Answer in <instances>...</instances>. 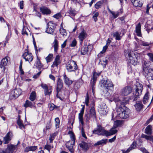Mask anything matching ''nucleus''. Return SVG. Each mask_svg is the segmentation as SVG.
Listing matches in <instances>:
<instances>
[{
    "label": "nucleus",
    "instance_id": "6e6d98bb",
    "mask_svg": "<svg viewBox=\"0 0 153 153\" xmlns=\"http://www.w3.org/2000/svg\"><path fill=\"white\" fill-rule=\"evenodd\" d=\"M53 148V146H51L50 145H48L47 144L44 147V149H46L47 150H48L49 152H50L51 149Z\"/></svg>",
    "mask_w": 153,
    "mask_h": 153
},
{
    "label": "nucleus",
    "instance_id": "bb28decb",
    "mask_svg": "<svg viewBox=\"0 0 153 153\" xmlns=\"http://www.w3.org/2000/svg\"><path fill=\"white\" fill-rule=\"evenodd\" d=\"M107 142V139H102L100 140L97 141L94 144L95 146L99 145H103L105 144Z\"/></svg>",
    "mask_w": 153,
    "mask_h": 153
},
{
    "label": "nucleus",
    "instance_id": "473e14b6",
    "mask_svg": "<svg viewBox=\"0 0 153 153\" xmlns=\"http://www.w3.org/2000/svg\"><path fill=\"white\" fill-rule=\"evenodd\" d=\"M120 33H119L117 31L114 32L113 33V36L115 37V39L116 40H120L122 38V36H120Z\"/></svg>",
    "mask_w": 153,
    "mask_h": 153
},
{
    "label": "nucleus",
    "instance_id": "69168bd1",
    "mask_svg": "<svg viewBox=\"0 0 153 153\" xmlns=\"http://www.w3.org/2000/svg\"><path fill=\"white\" fill-rule=\"evenodd\" d=\"M118 125L119 124L118 123V122L117 121H116L115 122H114V125L113 127L115 128L118 126Z\"/></svg>",
    "mask_w": 153,
    "mask_h": 153
},
{
    "label": "nucleus",
    "instance_id": "39448f33",
    "mask_svg": "<svg viewBox=\"0 0 153 153\" xmlns=\"http://www.w3.org/2000/svg\"><path fill=\"white\" fill-rule=\"evenodd\" d=\"M128 60L133 65H135L138 64V59L134 54L133 51H129L128 53Z\"/></svg>",
    "mask_w": 153,
    "mask_h": 153
},
{
    "label": "nucleus",
    "instance_id": "680f3d73",
    "mask_svg": "<svg viewBox=\"0 0 153 153\" xmlns=\"http://www.w3.org/2000/svg\"><path fill=\"white\" fill-rule=\"evenodd\" d=\"M140 150L143 152V153H149L148 151L144 148H140Z\"/></svg>",
    "mask_w": 153,
    "mask_h": 153
},
{
    "label": "nucleus",
    "instance_id": "603ef678",
    "mask_svg": "<svg viewBox=\"0 0 153 153\" xmlns=\"http://www.w3.org/2000/svg\"><path fill=\"white\" fill-rule=\"evenodd\" d=\"M48 107L50 110L52 111L55 108H57V107L53 103H50L49 104Z\"/></svg>",
    "mask_w": 153,
    "mask_h": 153
},
{
    "label": "nucleus",
    "instance_id": "338daca9",
    "mask_svg": "<svg viewBox=\"0 0 153 153\" xmlns=\"http://www.w3.org/2000/svg\"><path fill=\"white\" fill-rule=\"evenodd\" d=\"M50 126L49 124H47L45 128H44L43 129V132L44 133H45V131H46L48 129H49L50 128Z\"/></svg>",
    "mask_w": 153,
    "mask_h": 153
},
{
    "label": "nucleus",
    "instance_id": "a878e982",
    "mask_svg": "<svg viewBox=\"0 0 153 153\" xmlns=\"http://www.w3.org/2000/svg\"><path fill=\"white\" fill-rule=\"evenodd\" d=\"M117 131V130L115 129V128L112 127L111 128L109 131H107V136H111L116 134Z\"/></svg>",
    "mask_w": 153,
    "mask_h": 153
},
{
    "label": "nucleus",
    "instance_id": "c9c22d12",
    "mask_svg": "<svg viewBox=\"0 0 153 153\" xmlns=\"http://www.w3.org/2000/svg\"><path fill=\"white\" fill-rule=\"evenodd\" d=\"M152 126L150 125L148 126L145 129V133L148 134H152Z\"/></svg>",
    "mask_w": 153,
    "mask_h": 153
},
{
    "label": "nucleus",
    "instance_id": "7ed1b4c3",
    "mask_svg": "<svg viewBox=\"0 0 153 153\" xmlns=\"http://www.w3.org/2000/svg\"><path fill=\"white\" fill-rule=\"evenodd\" d=\"M68 133L70 135L71 140L67 142L66 144V147L70 152H74L73 147L75 143V136L71 131H69Z\"/></svg>",
    "mask_w": 153,
    "mask_h": 153
},
{
    "label": "nucleus",
    "instance_id": "052dcab7",
    "mask_svg": "<svg viewBox=\"0 0 153 153\" xmlns=\"http://www.w3.org/2000/svg\"><path fill=\"white\" fill-rule=\"evenodd\" d=\"M69 13L71 16H74L76 14L75 10H69Z\"/></svg>",
    "mask_w": 153,
    "mask_h": 153
},
{
    "label": "nucleus",
    "instance_id": "423d86ee",
    "mask_svg": "<svg viewBox=\"0 0 153 153\" xmlns=\"http://www.w3.org/2000/svg\"><path fill=\"white\" fill-rule=\"evenodd\" d=\"M77 65L76 62L71 60L69 61L66 65L67 70L69 72H71L77 69Z\"/></svg>",
    "mask_w": 153,
    "mask_h": 153
},
{
    "label": "nucleus",
    "instance_id": "a19ab883",
    "mask_svg": "<svg viewBox=\"0 0 153 153\" xmlns=\"http://www.w3.org/2000/svg\"><path fill=\"white\" fill-rule=\"evenodd\" d=\"M137 145V142L136 141H134L132 144L130 145V147L128 149V151H130L132 149H133L135 148L136 147Z\"/></svg>",
    "mask_w": 153,
    "mask_h": 153
},
{
    "label": "nucleus",
    "instance_id": "4be33fe9",
    "mask_svg": "<svg viewBox=\"0 0 153 153\" xmlns=\"http://www.w3.org/2000/svg\"><path fill=\"white\" fill-rule=\"evenodd\" d=\"M119 94L117 93H115L114 94L110 97V100L111 101H114L115 102H120V101L118 99Z\"/></svg>",
    "mask_w": 153,
    "mask_h": 153
},
{
    "label": "nucleus",
    "instance_id": "49530a36",
    "mask_svg": "<svg viewBox=\"0 0 153 153\" xmlns=\"http://www.w3.org/2000/svg\"><path fill=\"white\" fill-rule=\"evenodd\" d=\"M142 136L146 140H150L153 143V136H147L143 134L142 135Z\"/></svg>",
    "mask_w": 153,
    "mask_h": 153
},
{
    "label": "nucleus",
    "instance_id": "7c9ffc66",
    "mask_svg": "<svg viewBox=\"0 0 153 153\" xmlns=\"http://www.w3.org/2000/svg\"><path fill=\"white\" fill-rule=\"evenodd\" d=\"M36 97V95L35 91H33L30 93L29 97L30 100L32 101L35 100Z\"/></svg>",
    "mask_w": 153,
    "mask_h": 153
},
{
    "label": "nucleus",
    "instance_id": "37998d69",
    "mask_svg": "<svg viewBox=\"0 0 153 153\" xmlns=\"http://www.w3.org/2000/svg\"><path fill=\"white\" fill-rule=\"evenodd\" d=\"M149 99V95L148 92L145 95L143 99V102L144 104H146L148 102Z\"/></svg>",
    "mask_w": 153,
    "mask_h": 153
},
{
    "label": "nucleus",
    "instance_id": "4c0bfd02",
    "mask_svg": "<svg viewBox=\"0 0 153 153\" xmlns=\"http://www.w3.org/2000/svg\"><path fill=\"white\" fill-rule=\"evenodd\" d=\"M103 4V1H100L97 3L95 5V7L97 9H98L100 8Z\"/></svg>",
    "mask_w": 153,
    "mask_h": 153
},
{
    "label": "nucleus",
    "instance_id": "c756f323",
    "mask_svg": "<svg viewBox=\"0 0 153 153\" xmlns=\"http://www.w3.org/2000/svg\"><path fill=\"white\" fill-rule=\"evenodd\" d=\"M52 47H54V52L56 53L57 50V40L56 39V36L55 37L54 40L52 44Z\"/></svg>",
    "mask_w": 153,
    "mask_h": 153
},
{
    "label": "nucleus",
    "instance_id": "58836bf2",
    "mask_svg": "<svg viewBox=\"0 0 153 153\" xmlns=\"http://www.w3.org/2000/svg\"><path fill=\"white\" fill-rule=\"evenodd\" d=\"M24 106L25 107H30L32 108L33 105L32 103L31 102L28 100H27L25 102V103L24 105Z\"/></svg>",
    "mask_w": 153,
    "mask_h": 153
},
{
    "label": "nucleus",
    "instance_id": "864d4df0",
    "mask_svg": "<svg viewBox=\"0 0 153 153\" xmlns=\"http://www.w3.org/2000/svg\"><path fill=\"white\" fill-rule=\"evenodd\" d=\"M149 58V60L153 62V53H149L147 54Z\"/></svg>",
    "mask_w": 153,
    "mask_h": 153
},
{
    "label": "nucleus",
    "instance_id": "de8ad7c7",
    "mask_svg": "<svg viewBox=\"0 0 153 153\" xmlns=\"http://www.w3.org/2000/svg\"><path fill=\"white\" fill-rule=\"evenodd\" d=\"M138 43L139 45L145 46H148L150 45V43L142 40L139 41L138 42Z\"/></svg>",
    "mask_w": 153,
    "mask_h": 153
},
{
    "label": "nucleus",
    "instance_id": "c03bdc74",
    "mask_svg": "<svg viewBox=\"0 0 153 153\" xmlns=\"http://www.w3.org/2000/svg\"><path fill=\"white\" fill-rule=\"evenodd\" d=\"M108 63V61L106 59L103 60H100L99 62V64L102 65L103 67H105Z\"/></svg>",
    "mask_w": 153,
    "mask_h": 153
},
{
    "label": "nucleus",
    "instance_id": "cd10ccee",
    "mask_svg": "<svg viewBox=\"0 0 153 153\" xmlns=\"http://www.w3.org/2000/svg\"><path fill=\"white\" fill-rule=\"evenodd\" d=\"M134 106L137 111H140L142 108L143 105L141 102H138L136 103Z\"/></svg>",
    "mask_w": 153,
    "mask_h": 153
},
{
    "label": "nucleus",
    "instance_id": "774afa93",
    "mask_svg": "<svg viewBox=\"0 0 153 153\" xmlns=\"http://www.w3.org/2000/svg\"><path fill=\"white\" fill-rule=\"evenodd\" d=\"M41 86L44 90L48 88L47 85L46 84H41Z\"/></svg>",
    "mask_w": 153,
    "mask_h": 153
},
{
    "label": "nucleus",
    "instance_id": "3c124183",
    "mask_svg": "<svg viewBox=\"0 0 153 153\" xmlns=\"http://www.w3.org/2000/svg\"><path fill=\"white\" fill-rule=\"evenodd\" d=\"M53 56V54L51 53L49 54L45 58L47 63L50 62Z\"/></svg>",
    "mask_w": 153,
    "mask_h": 153
},
{
    "label": "nucleus",
    "instance_id": "f3484780",
    "mask_svg": "<svg viewBox=\"0 0 153 153\" xmlns=\"http://www.w3.org/2000/svg\"><path fill=\"white\" fill-rule=\"evenodd\" d=\"M81 106H82V107L80 111V112L79 114V123L83 125L84 124L83 116L84 111L85 105H81Z\"/></svg>",
    "mask_w": 153,
    "mask_h": 153
},
{
    "label": "nucleus",
    "instance_id": "4d7b16f0",
    "mask_svg": "<svg viewBox=\"0 0 153 153\" xmlns=\"http://www.w3.org/2000/svg\"><path fill=\"white\" fill-rule=\"evenodd\" d=\"M152 9L153 10V1L148 4L147 6L146 10Z\"/></svg>",
    "mask_w": 153,
    "mask_h": 153
},
{
    "label": "nucleus",
    "instance_id": "79ce46f5",
    "mask_svg": "<svg viewBox=\"0 0 153 153\" xmlns=\"http://www.w3.org/2000/svg\"><path fill=\"white\" fill-rule=\"evenodd\" d=\"M109 11L113 16L114 19L117 17L119 15V12L118 11L115 12L113 10H109Z\"/></svg>",
    "mask_w": 153,
    "mask_h": 153
},
{
    "label": "nucleus",
    "instance_id": "f8f14e48",
    "mask_svg": "<svg viewBox=\"0 0 153 153\" xmlns=\"http://www.w3.org/2000/svg\"><path fill=\"white\" fill-rule=\"evenodd\" d=\"M13 137V133L11 131L8 132L4 137L3 142L4 144H8L11 140Z\"/></svg>",
    "mask_w": 153,
    "mask_h": 153
},
{
    "label": "nucleus",
    "instance_id": "f03ea898",
    "mask_svg": "<svg viewBox=\"0 0 153 153\" xmlns=\"http://www.w3.org/2000/svg\"><path fill=\"white\" fill-rule=\"evenodd\" d=\"M135 91L133 93L134 101H136L139 98V96L142 94L143 86L139 82H137L135 85Z\"/></svg>",
    "mask_w": 153,
    "mask_h": 153
},
{
    "label": "nucleus",
    "instance_id": "13d9d810",
    "mask_svg": "<svg viewBox=\"0 0 153 153\" xmlns=\"http://www.w3.org/2000/svg\"><path fill=\"white\" fill-rule=\"evenodd\" d=\"M77 44V42L76 39H74L70 44V46L71 47H74Z\"/></svg>",
    "mask_w": 153,
    "mask_h": 153
},
{
    "label": "nucleus",
    "instance_id": "4468645a",
    "mask_svg": "<svg viewBox=\"0 0 153 153\" xmlns=\"http://www.w3.org/2000/svg\"><path fill=\"white\" fill-rule=\"evenodd\" d=\"M52 68L51 69L52 73L56 74L57 70V55L56 56L54 61L51 65Z\"/></svg>",
    "mask_w": 153,
    "mask_h": 153
},
{
    "label": "nucleus",
    "instance_id": "5fc2aeb1",
    "mask_svg": "<svg viewBox=\"0 0 153 153\" xmlns=\"http://www.w3.org/2000/svg\"><path fill=\"white\" fill-rule=\"evenodd\" d=\"M89 97L88 96V93H87L86 94V95L85 97V103L86 105L87 106H89Z\"/></svg>",
    "mask_w": 153,
    "mask_h": 153
},
{
    "label": "nucleus",
    "instance_id": "bf43d9fd",
    "mask_svg": "<svg viewBox=\"0 0 153 153\" xmlns=\"http://www.w3.org/2000/svg\"><path fill=\"white\" fill-rule=\"evenodd\" d=\"M30 151H34L37 149V146H30Z\"/></svg>",
    "mask_w": 153,
    "mask_h": 153
},
{
    "label": "nucleus",
    "instance_id": "e2e57ef3",
    "mask_svg": "<svg viewBox=\"0 0 153 153\" xmlns=\"http://www.w3.org/2000/svg\"><path fill=\"white\" fill-rule=\"evenodd\" d=\"M45 94V95H50L51 92H49L48 88L44 90Z\"/></svg>",
    "mask_w": 153,
    "mask_h": 153
},
{
    "label": "nucleus",
    "instance_id": "8fccbe9b",
    "mask_svg": "<svg viewBox=\"0 0 153 153\" xmlns=\"http://www.w3.org/2000/svg\"><path fill=\"white\" fill-rule=\"evenodd\" d=\"M108 48V46L106 45L104 46L102 48V51L100 52L98 54L97 56L99 57H100L101 56V54H103L105 52L107 48Z\"/></svg>",
    "mask_w": 153,
    "mask_h": 153
},
{
    "label": "nucleus",
    "instance_id": "2eb2a0df",
    "mask_svg": "<svg viewBox=\"0 0 153 153\" xmlns=\"http://www.w3.org/2000/svg\"><path fill=\"white\" fill-rule=\"evenodd\" d=\"M17 145H14L12 144H8L7 148L4 150L6 153H13Z\"/></svg>",
    "mask_w": 153,
    "mask_h": 153
},
{
    "label": "nucleus",
    "instance_id": "412c9836",
    "mask_svg": "<svg viewBox=\"0 0 153 153\" xmlns=\"http://www.w3.org/2000/svg\"><path fill=\"white\" fill-rule=\"evenodd\" d=\"M34 65L39 70H41L42 68L43 67V65L42 64L40 59L38 56H37V60L35 63Z\"/></svg>",
    "mask_w": 153,
    "mask_h": 153
},
{
    "label": "nucleus",
    "instance_id": "09e8293b",
    "mask_svg": "<svg viewBox=\"0 0 153 153\" xmlns=\"http://www.w3.org/2000/svg\"><path fill=\"white\" fill-rule=\"evenodd\" d=\"M80 125L81 126V134L82 136L84 138L85 140H86L87 139V137L85 133L84 130L83 128V126L84 124L82 125L81 123H79Z\"/></svg>",
    "mask_w": 153,
    "mask_h": 153
},
{
    "label": "nucleus",
    "instance_id": "6ab92c4d",
    "mask_svg": "<svg viewBox=\"0 0 153 153\" xmlns=\"http://www.w3.org/2000/svg\"><path fill=\"white\" fill-rule=\"evenodd\" d=\"M100 74V73H97L95 72H94L93 73L92 79L91 81V83L92 85L93 90V86L95 85V83L97 80V79Z\"/></svg>",
    "mask_w": 153,
    "mask_h": 153
},
{
    "label": "nucleus",
    "instance_id": "ea45409f",
    "mask_svg": "<svg viewBox=\"0 0 153 153\" xmlns=\"http://www.w3.org/2000/svg\"><path fill=\"white\" fill-rule=\"evenodd\" d=\"M63 83L62 80L60 79H58V92L60 91L63 87Z\"/></svg>",
    "mask_w": 153,
    "mask_h": 153
},
{
    "label": "nucleus",
    "instance_id": "1a4fd4ad",
    "mask_svg": "<svg viewBox=\"0 0 153 153\" xmlns=\"http://www.w3.org/2000/svg\"><path fill=\"white\" fill-rule=\"evenodd\" d=\"M56 25L52 22H50L47 24V27L45 32L50 34L53 32L56 28Z\"/></svg>",
    "mask_w": 153,
    "mask_h": 153
},
{
    "label": "nucleus",
    "instance_id": "6e6552de",
    "mask_svg": "<svg viewBox=\"0 0 153 153\" xmlns=\"http://www.w3.org/2000/svg\"><path fill=\"white\" fill-rule=\"evenodd\" d=\"M107 131L105 130L104 128L100 125H98L97 129H95L93 131V134L106 136H107Z\"/></svg>",
    "mask_w": 153,
    "mask_h": 153
},
{
    "label": "nucleus",
    "instance_id": "b1692460",
    "mask_svg": "<svg viewBox=\"0 0 153 153\" xmlns=\"http://www.w3.org/2000/svg\"><path fill=\"white\" fill-rule=\"evenodd\" d=\"M137 36H141V25L139 23L136 25L135 30Z\"/></svg>",
    "mask_w": 153,
    "mask_h": 153
},
{
    "label": "nucleus",
    "instance_id": "f704fd0d",
    "mask_svg": "<svg viewBox=\"0 0 153 153\" xmlns=\"http://www.w3.org/2000/svg\"><path fill=\"white\" fill-rule=\"evenodd\" d=\"M88 48L87 45H85L81 49V53L82 54L84 55L87 53L88 51Z\"/></svg>",
    "mask_w": 153,
    "mask_h": 153
},
{
    "label": "nucleus",
    "instance_id": "a211bd4d",
    "mask_svg": "<svg viewBox=\"0 0 153 153\" xmlns=\"http://www.w3.org/2000/svg\"><path fill=\"white\" fill-rule=\"evenodd\" d=\"M146 77L149 79L153 80V69H149L144 74Z\"/></svg>",
    "mask_w": 153,
    "mask_h": 153
},
{
    "label": "nucleus",
    "instance_id": "e433bc0d",
    "mask_svg": "<svg viewBox=\"0 0 153 153\" xmlns=\"http://www.w3.org/2000/svg\"><path fill=\"white\" fill-rule=\"evenodd\" d=\"M106 104L104 103H103L100 106V110L103 111L102 113L103 114H105L106 113L105 109L106 108Z\"/></svg>",
    "mask_w": 153,
    "mask_h": 153
},
{
    "label": "nucleus",
    "instance_id": "2f4dec72",
    "mask_svg": "<svg viewBox=\"0 0 153 153\" xmlns=\"http://www.w3.org/2000/svg\"><path fill=\"white\" fill-rule=\"evenodd\" d=\"M90 116L94 118H96V112L94 108L93 107L91 108L90 110Z\"/></svg>",
    "mask_w": 153,
    "mask_h": 153
},
{
    "label": "nucleus",
    "instance_id": "20e7f679",
    "mask_svg": "<svg viewBox=\"0 0 153 153\" xmlns=\"http://www.w3.org/2000/svg\"><path fill=\"white\" fill-rule=\"evenodd\" d=\"M100 84L101 86H103L109 90L110 88H113V85L112 82L107 78H103L100 81Z\"/></svg>",
    "mask_w": 153,
    "mask_h": 153
},
{
    "label": "nucleus",
    "instance_id": "9b49d317",
    "mask_svg": "<svg viewBox=\"0 0 153 153\" xmlns=\"http://www.w3.org/2000/svg\"><path fill=\"white\" fill-rule=\"evenodd\" d=\"M132 88L130 86H126L123 88L120 91V94L123 96H126L132 92Z\"/></svg>",
    "mask_w": 153,
    "mask_h": 153
},
{
    "label": "nucleus",
    "instance_id": "9d476101",
    "mask_svg": "<svg viewBox=\"0 0 153 153\" xmlns=\"http://www.w3.org/2000/svg\"><path fill=\"white\" fill-rule=\"evenodd\" d=\"M33 10V15L40 18L41 16V13L43 15H48L51 13V10Z\"/></svg>",
    "mask_w": 153,
    "mask_h": 153
},
{
    "label": "nucleus",
    "instance_id": "72a5a7b5",
    "mask_svg": "<svg viewBox=\"0 0 153 153\" xmlns=\"http://www.w3.org/2000/svg\"><path fill=\"white\" fill-rule=\"evenodd\" d=\"M19 90H20L19 89H16L14 90V94L12 95L11 96V97H12V98H11L12 99H15L17 98L21 94V93H18V91H19Z\"/></svg>",
    "mask_w": 153,
    "mask_h": 153
},
{
    "label": "nucleus",
    "instance_id": "393cba45",
    "mask_svg": "<svg viewBox=\"0 0 153 153\" xmlns=\"http://www.w3.org/2000/svg\"><path fill=\"white\" fill-rule=\"evenodd\" d=\"M59 32L60 34L62 35L63 37H65L67 36V33L66 31V30L64 29L62 25V23L61 25L60 29Z\"/></svg>",
    "mask_w": 153,
    "mask_h": 153
},
{
    "label": "nucleus",
    "instance_id": "0eeeda50",
    "mask_svg": "<svg viewBox=\"0 0 153 153\" xmlns=\"http://www.w3.org/2000/svg\"><path fill=\"white\" fill-rule=\"evenodd\" d=\"M27 48L25 50V52L22 55V56L25 59V61H28L30 63L33 60V56L31 53L29 52L28 46H27Z\"/></svg>",
    "mask_w": 153,
    "mask_h": 153
},
{
    "label": "nucleus",
    "instance_id": "dca6fc26",
    "mask_svg": "<svg viewBox=\"0 0 153 153\" xmlns=\"http://www.w3.org/2000/svg\"><path fill=\"white\" fill-rule=\"evenodd\" d=\"M87 34L86 31L83 29L79 35V38L80 41V44L82 45L84 40L87 37Z\"/></svg>",
    "mask_w": 153,
    "mask_h": 153
},
{
    "label": "nucleus",
    "instance_id": "f257e3e1",
    "mask_svg": "<svg viewBox=\"0 0 153 153\" xmlns=\"http://www.w3.org/2000/svg\"><path fill=\"white\" fill-rule=\"evenodd\" d=\"M117 115L116 117H114V114L112 113V118L114 119L115 117L117 119H126L128 117V112L127 109H126L125 106L120 107L117 110Z\"/></svg>",
    "mask_w": 153,
    "mask_h": 153
},
{
    "label": "nucleus",
    "instance_id": "ddd939ff",
    "mask_svg": "<svg viewBox=\"0 0 153 153\" xmlns=\"http://www.w3.org/2000/svg\"><path fill=\"white\" fill-rule=\"evenodd\" d=\"M8 57H5L3 58L1 61L0 68L3 69V71H4L6 69V66L7 65L8 62Z\"/></svg>",
    "mask_w": 153,
    "mask_h": 153
},
{
    "label": "nucleus",
    "instance_id": "a18cd8bd",
    "mask_svg": "<svg viewBox=\"0 0 153 153\" xmlns=\"http://www.w3.org/2000/svg\"><path fill=\"white\" fill-rule=\"evenodd\" d=\"M92 18H93L94 21L96 22L97 20V17L99 15V13L96 11H94L92 14Z\"/></svg>",
    "mask_w": 153,
    "mask_h": 153
},
{
    "label": "nucleus",
    "instance_id": "5701e85b",
    "mask_svg": "<svg viewBox=\"0 0 153 153\" xmlns=\"http://www.w3.org/2000/svg\"><path fill=\"white\" fill-rule=\"evenodd\" d=\"M134 6L136 7H141L143 3L140 0H131Z\"/></svg>",
    "mask_w": 153,
    "mask_h": 153
},
{
    "label": "nucleus",
    "instance_id": "0e129e2a",
    "mask_svg": "<svg viewBox=\"0 0 153 153\" xmlns=\"http://www.w3.org/2000/svg\"><path fill=\"white\" fill-rule=\"evenodd\" d=\"M116 139V136H114L113 138L109 139L108 141L110 143H112L114 142Z\"/></svg>",
    "mask_w": 153,
    "mask_h": 153
},
{
    "label": "nucleus",
    "instance_id": "aec40b11",
    "mask_svg": "<svg viewBox=\"0 0 153 153\" xmlns=\"http://www.w3.org/2000/svg\"><path fill=\"white\" fill-rule=\"evenodd\" d=\"M150 62L149 61H146L144 60L142 62V66L143 68V73H145L147 71L149 70L148 69V68L149 67L150 65Z\"/></svg>",
    "mask_w": 153,
    "mask_h": 153
},
{
    "label": "nucleus",
    "instance_id": "c85d7f7f",
    "mask_svg": "<svg viewBox=\"0 0 153 153\" xmlns=\"http://www.w3.org/2000/svg\"><path fill=\"white\" fill-rule=\"evenodd\" d=\"M64 78L65 83L66 84L69 85L72 84L73 81L68 78L65 74H64Z\"/></svg>",
    "mask_w": 153,
    "mask_h": 153
}]
</instances>
